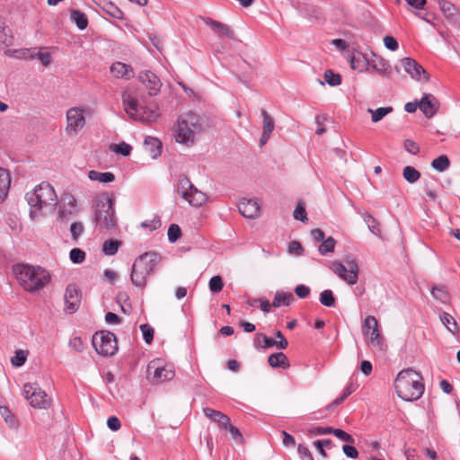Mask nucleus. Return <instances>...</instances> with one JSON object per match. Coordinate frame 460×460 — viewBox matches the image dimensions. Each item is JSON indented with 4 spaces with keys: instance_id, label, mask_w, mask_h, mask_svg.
I'll return each instance as SVG.
<instances>
[{
    "instance_id": "nucleus-6",
    "label": "nucleus",
    "mask_w": 460,
    "mask_h": 460,
    "mask_svg": "<svg viewBox=\"0 0 460 460\" xmlns=\"http://www.w3.org/2000/svg\"><path fill=\"white\" fill-rule=\"evenodd\" d=\"M158 255L155 252H145L134 261L130 273V279L134 286L144 289L147 284V278L155 271Z\"/></svg>"
},
{
    "instance_id": "nucleus-23",
    "label": "nucleus",
    "mask_w": 460,
    "mask_h": 460,
    "mask_svg": "<svg viewBox=\"0 0 460 460\" xmlns=\"http://www.w3.org/2000/svg\"><path fill=\"white\" fill-rule=\"evenodd\" d=\"M111 74L117 79L130 80L135 76V71L130 65L117 61L110 66Z\"/></svg>"
},
{
    "instance_id": "nucleus-37",
    "label": "nucleus",
    "mask_w": 460,
    "mask_h": 460,
    "mask_svg": "<svg viewBox=\"0 0 460 460\" xmlns=\"http://www.w3.org/2000/svg\"><path fill=\"white\" fill-rule=\"evenodd\" d=\"M261 114L263 119L262 132L271 135L272 131L275 128V124H274L273 119L264 109L261 110Z\"/></svg>"
},
{
    "instance_id": "nucleus-25",
    "label": "nucleus",
    "mask_w": 460,
    "mask_h": 460,
    "mask_svg": "<svg viewBox=\"0 0 460 460\" xmlns=\"http://www.w3.org/2000/svg\"><path fill=\"white\" fill-rule=\"evenodd\" d=\"M372 70L376 71L381 75L389 76L392 73V67L387 60L376 55H373V58L368 61Z\"/></svg>"
},
{
    "instance_id": "nucleus-7",
    "label": "nucleus",
    "mask_w": 460,
    "mask_h": 460,
    "mask_svg": "<svg viewBox=\"0 0 460 460\" xmlns=\"http://www.w3.org/2000/svg\"><path fill=\"white\" fill-rule=\"evenodd\" d=\"M122 103L126 113L135 120L151 122L158 117L156 111H151L148 116H145L144 108L138 105L136 97L128 92L122 93Z\"/></svg>"
},
{
    "instance_id": "nucleus-47",
    "label": "nucleus",
    "mask_w": 460,
    "mask_h": 460,
    "mask_svg": "<svg viewBox=\"0 0 460 460\" xmlns=\"http://www.w3.org/2000/svg\"><path fill=\"white\" fill-rule=\"evenodd\" d=\"M208 286L211 292H220L224 287L222 278L218 275L212 277L209 280Z\"/></svg>"
},
{
    "instance_id": "nucleus-30",
    "label": "nucleus",
    "mask_w": 460,
    "mask_h": 460,
    "mask_svg": "<svg viewBox=\"0 0 460 460\" xmlns=\"http://www.w3.org/2000/svg\"><path fill=\"white\" fill-rule=\"evenodd\" d=\"M439 318L443 325L452 333L459 332V328L456 319L448 313L443 312L439 314Z\"/></svg>"
},
{
    "instance_id": "nucleus-9",
    "label": "nucleus",
    "mask_w": 460,
    "mask_h": 460,
    "mask_svg": "<svg viewBox=\"0 0 460 460\" xmlns=\"http://www.w3.org/2000/svg\"><path fill=\"white\" fill-rule=\"evenodd\" d=\"M93 346L102 356H112L117 350V340L111 332L102 331L93 336Z\"/></svg>"
},
{
    "instance_id": "nucleus-52",
    "label": "nucleus",
    "mask_w": 460,
    "mask_h": 460,
    "mask_svg": "<svg viewBox=\"0 0 460 460\" xmlns=\"http://www.w3.org/2000/svg\"><path fill=\"white\" fill-rule=\"evenodd\" d=\"M332 433L338 438L341 439L342 441H345V442H349V443H354V438H352L351 435H349V433L345 432L344 430L342 429H333L332 428Z\"/></svg>"
},
{
    "instance_id": "nucleus-54",
    "label": "nucleus",
    "mask_w": 460,
    "mask_h": 460,
    "mask_svg": "<svg viewBox=\"0 0 460 460\" xmlns=\"http://www.w3.org/2000/svg\"><path fill=\"white\" fill-rule=\"evenodd\" d=\"M294 217L296 220L305 222L307 220L305 208L301 204H297L294 210Z\"/></svg>"
},
{
    "instance_id": "nucleus-32",
    "label": "nucleus",
    "mask_w": 460,
    "mask_h": 460,
    "mask_svg": "<svg viewBox=\"0 0 460 460\" xmlns=\"http://www.w3.org/2000/svg\"><path fill=\"white\" fill-rule=\"evenodd\" d=\"M294 299V296L290 292H277L272 302V306L279 307L282 305H289Z\"/></svg>"
},
{
    "instance_id": "nucleus-21",
    "label": "nucleus",
    "mask_w": 460,
    "mask_h": 460,
    "mask_svg": "<svg viewBox=\"0 0 460 460\" xmlns=\"http://www.w3.org/2000/svg\"><path fill=\"white\" fill-rule=\"evenodd\" d=\"M202 20L219 39L228 38L234 40V32L228 25L209 17L203 18Z\"/></svg>"
},
{
    "instance_id": "nucleus-55",
    "label": "nucleus",
    "mask_w": 460,
    "mask_h": 460,
    "mask_svg": "<svg viewBox=\"0 0 460 460\" xmlns=\"http://www.w3.org/2000/svg\"><path fill=\"white\" fill-rule=\"evenodd\" d=\"M141 226L144 228H147L150 231H154L161 226V220L158 217H154V219L150 221H145L141 223Z\"/></svg>"
},
{
    "instance_id": "nucleus-36",
    "label": "nucleus",
    "mask_w": 460,
    "mask_h": 460,
    "mask_svg": "<svg viewBox=\"0 0 460 460\" xmlns=\"http://www.w3.org/2000/svg\"><path fill=\"white\" fill-rule=\"evenodd\" d=\"M431 295L432 296L442 302V303H447L449 301V294L447 290L446 287L444 286H436L433 287L431 289Z\"/></svg>"
},
{
    "instance_id": "nucleus-35",
    "label": "nucleus",
    "mask_w": 460,
    "mask_h": 460,
    "mask_svg": "<svg viewBox=\"0 0 460 460\" xmlns=\"http://www.w3.org/2000/svg\"><path fill=\"white\" fill-rule=\"evenodd\" d=\"M393 111V108L389 107H380L376 110L367 109V112L371 114V119L373 122H377L381 120L385 116L388 115Z\"/></svg>"
},
{
    "instance_id": "nucleus-20",
    "label": "nucleus",
    "mask_w": 460,
    "mask_h": 460,
    "mask_svg": "<svg viewBox=\"0 0 460 460\" xmlns=\"http://www.w3.org/2000/svg\"><path fill=\"white\" fill-rule=\"evenodd\" d=\"M419 108L428 119L432 118L439 109V102L430 94L425 93L419 102Z\"/></svg>"
},
{
    "instance_id": "nucleus-16",
    "label": "nucleus",
    "mask_w": 460,
    "mask_h": 460,
    "mask_svg": "<svg viewBox=\"0 0 460 460\" xmlns=\"http://www.w3.org/2000/svg\"><path fill=\"white\" fill-rule=\"evenodd\" d=\"M276 337L278 340H273L263 333L258 332L254 336V346L256 348L263 349L273 346L279 349H287L288 342L280 331L277 332Z\"/></svg>"
},
{
    "instance_id": "nucleus-53",
    "label": "nucleus",
    "mask_w": 460,
    "mask_h": 460,
    "mask_svg": "<svg viewBox=\"0 0 460 460\" xmlns=\"http://www.w3.org/2000/svg\"><path fill=\"white\" fill-rule=\"evenodd\" d=\"M70 232H71L72 238L74 240H76L82 234V233L84 232V226H83V224L80 223V222H74L70 226Z\"/></svg>"
},
{
    "instance_id": "nucleus-50",
    "label": "nucleus",
    "mask_w": 460,
    "mask_h": 460,
    "mask_svg": "<svg viewBox=\"0 0 460 460\" xmlns=\"http://www.w3.org/2000/svg\"><path fill=\"white\" fill-rule=\"evenodd\" d=\"M140 330L143 333V338L146 343L150 344L154 339V329L147 323L140 325Z\"/></svg>"
},
{
    "instance_id": "nucleus-27",
    "label": "nucleus",
    "mask_w": 460,
    "mask_h": 460,
    "mask_svg": "<svg viewBox=\"0 0 460 460\" xmlns=\"http://www.w3.org/2000/svg\"><path fill=\"white\" fill-rule=\"evenodd\" d=\"M10 185L11 176L9 172L4 168L0 167V204L6 199Z\"/></svg>"
},
{
    "instance_id": "nucleus-45",
    "label": "nucleus",
    "mask_w": 460,
    "mask_h": 460,
    "mask_svg": "<svg viewBox=\"0 0 460 460\" xmlns=\"http://www.w3.org/2000/svg\"><path fill=\"white\" fill-rule=\"evenodd\" d=\"M324 80L331 86H337L341 83V75L333 73L332 70L325 71Z\"/></svg>"
},
{
    "instance_id": "nucleus-33",
    "label": "nucleus",
    "mask_w": 460,
    "mask_h": 460,
    "mask_svg": "<svg viewBox=\"0 0 460 460\" xmlns=\"http://www.w3.org/2000/svg\"><path fill=\"white\" fill-rule=\"evenodd\" d=\"M70 19L79 30H84L88 26L87 16L78 10L70 11Z\"/></svg>"
},
{
    "instance_id": "nucleus-26",
    "label": "nucleus",
    "mask_w": 460,
    "mask_h": 460,
    "mask_svg": "<svg viewBox=\"0 0 460 460\" xmlns=\"http://www.w3.org/2000/svg\"><path fill=\"white\" fill-rule=\"evenodd\" d=\"M145 152L153 159H156L162 153V142L154 137H146L144 141Z\"/></svg>"
},
{
    "instance_id": "nucleus-10",
    "label": "nucleus",
    "mask_w": 460,
    "mask_h": 460,
    "mask_svg": "<svg viewBox=\"0 0 460 460\" xmlns=\"http://www.w3.org/2000/svg\"><path fill=\"white\" fill-rule=\"evenodd\" d=\"M346 265L340 261H333L331 270L349 285L353 286L358 282L359 268L356 260H347Z\"/></svg>"
},
{
    "instance_id": "nucleus-58",
    "label": "nucleus",
    "mask_w": 460,
    "mask_h": 460,
    "mask_svg": "<svg viewBox=\"0 0 460 460\" xmlns=\"http://www.w3.org/2000/svg\"><path fill=\"white\" fill-rule=\"evenodd\" d=\"M384 44L388 49L392 51H395L399 48L397 40L393 36H385L384 38Z\"/></svg>"
},
{
    "instance_id": "nucleus-51",
    "label": "nucleus",
    "mask_w": 460,
    "mask_h": 460,
    "mask_svg": "<svg viewBox=\"0 0 460 460\" xmlns=\"http://www.w3.org/2000/svg\"><path fill=\"white\" fill-rule=\"evenodd\" d=\"M181 229L178 225L172 224L168 228V239L171 243L176 242L181 236Z\"/></svg>"
},
{
    "instance_id": "nucleus-62",
    "label": "nucleus",
    "mask_w": 460,
    "mask_h": 460,
    "mask_svg": "<svg viewBox=\"0 0 460 460\" xmlns=\"http://www.w3.org/2000/svg\"><path fill=\"white\" fill-rule=\"evenodd\" d=\"M281 434L283 436V441H282L283 446L286 447H295V446H296L295 438L292 435L286 432L285 430H283Z\"/></svg>"
},
{
    "instance_id": "nucleus-29",
    "label": "nucleus",
    "mask_w": 460,
    "mask_h": 460,
    "mask_svg": "<svg viewBox=\"0 0 460 460\" xmlns=\"http://www.w3.org/2000/svg\"><path fill=\"white\" fill-rule=\"evenodd\" d=\"M268 363L273 368L280 367L286 369L290 366L288 357L283 352L271 354L268 358Z\"/></svg>"
},
{
    "instance_id": "nucleus-43",
    "label": "nucleus",
    "mask_w": 460,
    "mask_h": 460,
    "mask_svg": "<svg viewBox=\"0 0 460 460\" xmlns=\"http://www.w3.org/2000/svg\"><path fill=\"white\" fill-rule=\"evenodd\" d=\"M119 244L120 242L116 240L106 241L102 245V252L106 255H114L118 252Z\"/></svg>"
},
{
    "instance_id": "nucleus-28",
    "label": "nucleus",
    "mask_w": 460,
    "mask_h": 460,
    "mask_svg": "<svg viewBox=\"0 0 460 460\" xmlns=\"http://www.w3.org/2000/svg\"><path fill=\"white\" fill-rule=\"evenodd\" d=\"M203 412L206 417L209 418L212 421L217 422L222 428H225L229 424L230 418L219 411L211 408H204Z\"/></svg>"
},
{
    "instance_id": "nucleus-14",
    "label": "nucleus",
    "mask_w": 460,
    "mask_h": 460,
    "mask_svg": "<svg viewBox=\"0 0 460 460\" xmlns=\"http://www.w3.org/2000/svg\"><path fill=\"white\" fill-rule=\"evenodd\" d=\"M154 371L153 379L157 383L172 380L174 376V370L172 366L163 365L161 359L155 358L149 362L147 366V372L150 375Z\"/></svg>"
},
{
    "instance_id": "nucleus-24",
    "label": "nucleus",
    "mask_w": 460,
    "mask_h": 460,
    "mask_svg": "<svg viewBox=\"0 0 460 460\" xmlns=\"http://www.w3.org/2000/svg\"><path fill=\"white\" fill-rule=\"evenodd\" d=\"M438 7L445 17L454 24H460V12L455 4L447 0H438Z\"/></svg>"
},
{
    "instance_id": "nucleus-19",
    "label": "nucleus",
    "mask_w": 460,
    "mask_h": 460,
    "mask_svg": "<svg viewBox=\"0 0 460 460\" xmlns=\"http://www.w3.org/2000/svg\"><path fill=\"white\" fill-rule=\"evenodd\" d=\"M138 79L146 87L150 96L158 94L162 83L155 74L149 70L142 71L138 75Z\"/></svg>"
},
{
    "instance_id": "nucleus-41",
    "label": "nucleus",
    "mask_w": 460,
    "mask_h": 460,
    "mask_svg": "<svg viewBox=\"0 0 460 460\" xmlns=\"http://www.w3.org/2000/svg\"><path fill=\"white\" fill-rule=\"evenodd\" d=\"M320 303L327 307H332L335 305V297L333 293L330 289H325L320 294Z\"/></svg>"
},
{
    "instance_id": "nucleus-56",
    "label": "nucleus",
    "mask_w": 460,
    "mask_h": 460,
    "mask_svg": "<svg viewBox=\"0 0 460 460\" xmlns=\"http://www.w3.org/2000/svg\"><path fill=\"white\" fill-rule=\"evenodd\" d=\"M404 148L411 155H417L420 152L418 144L411 139H406L404 141Z\"/></svg>"
},
{
    "instance_id": "nucleus-5",
    "label": "nucleus",
    "mask_w": 460,
    "mask_h": 460,
    "mask_svg": "<svg viewBox=\"0 0 460 460\" xmlns=\"http://www.w3.org/2000/svg\"><path fill=\"white\" fill-rule=\"evenodd\" d=\"M202 130L200 117L195 112L181 115L173 128L175 141L187 146L195 143L196 136Z\"/></svg>"
},
{
    "instance_id": "nucleus-44",
    "label": "nucleus",
    "mask_w": 460,
    "mask_h": 460,
    "mask_svg": "<svg viewBox=\"0 0 460 460\" xmlns=\"http://www.w3.org/2000/svg\"><path fill=\"white\" fill-rule=\"evenodd\" d=\"M336 241L332 237H328L324 239L318 250L322 255L326 254L327 252H333L335 247Z\"/></svg>"
},
{
    "instance_id": "nucleus-11",
    "label": "nucleus",
    "mask_w": 460,
    "mask_h": 460,
    "mask_svg": "<svg viewBox=\"0 0 460 460\" xmlns=\"http://www.w3.org/2000/svg\"><path fill=\"white\" fill-rule=\"evenodd\" d=\"M23 394L34 408L47 409L50 405L48 394L35 383L25 384Z\"/></svg>"
},
{
    "instance_id": "nucleus-38",
    "label": "nucleus",
    "mask_w": 460,
    "mask_h": 460,
    "mask_svg": "<svg viewBox=\"0 0 460 460\" xmlns=\"http://www.w3.org/2000/svg\"><path fill=\"white\" fill-rule=\"evenodd\" d=\"M449 158L445 155L438 156V158L434 159L431 163L432 168L439 172L446 171L449 167Z\"/></svg>"
},
{
    "instance_id": "nucleus-13",
    "label": "nucleus",
    "mask_w": 460,
    "mask_h": 460,
    "mask_svg": "<svg viewBox=\"0 0 460 460\" xmlns=\"http://www.w3.org/2000/svg\"><path fill=\"white\" fill-rule=\"evenodd\" d=\"M56 206H58V219L60 221L69 220L77 212L76 199L70 193H64Z\"/></svg>"
},
{
    "instance_id": "nucleus-46",
    "label": "nucleus",
    "mask_w": 460,
    "mask_h": 460,
    "mask_svg": "<svg viewBox=\"0 0 460 460\" xmlns=\"http://www.w3.org/2000/svg\"><path fill=\"white\" fill-rule=\"evenodd\" d=\"M224 429H227L233 439L239 444H243L244 442L243 437L240 430L234 425L231 424V421H229V424H227Z\"/></svg>"
},
{
    "instance_id": "nucleus-1",
    "label": "nucleus",
    "mask_w": 460,
    "mask_h": 460,
    "mask_svg": "<svg viewBox=\"0 0 460 460\" xmlns=\"http://www.w3.org/2000/svg\"><path fill=\"white\" fill-rule=\"evenodd\" d=\"M26 199L30 206V217L38 221L46 216L58 204V195L55 189L49 182L43 181L32 190L27 192Z\"/></svg>"
},
{
    "instance_id": "nucleus-3",
    "label": "nucleus",
    "mask_w": 460,
    "mask_h": 460,
    "mask_svg": "<svg viewBox=\"0 0 460 460\" xmlns=\"http://www.w3.org/2000/svg\"><path fill=\"white\" fill-rule=\"evenodd\" d=\"M421 380V376L413 369L402 370L394 381L397 395L407 402L418 400L424 392V385Z\"/></svg>"
},
{
    "instance_id": "nucleus-60",
    "label": "nucleus",
    "mask_w": 460,
    "mask_h": 460,
    "mask_svg": "<svg viewBox=\"0 0 460 460\" xmlns=\"http://www.w3.org/2000/svg\"><path fill=\"white\" fill-rule=\"evenodd\" d=\"M295 293L299 298H305L310 294V288L305 285L300 284L296 287Z\"/></svg>"
},
{
    "instance_id": "nucleus-61",
    "label": "nucleus",
    "mask_w": 460,
    "mask_h": 460,
    "mask_svg": "<svg viewBox=\"0 0 460 460\" xmlns=\"http://www.w3.org/2000/svg\"><path fill=\"white\" fill-rule=\"evenodd\" d=\"M69 346L75 351L81 352L84 349V344L81 338L75 337L69 341Z\"/></svg>"
},
{
    "instance_id": "nucleus-8",
    "label": "nucleus",
    "mask_w": 460,
    "mask_h": 460,
    "mask_svg": "<svg viewBox=\"0 0 460 460\" xmlns=\"http://www.w3.org/2000/svg\"><path fill=\"white\" fill-rule=\"evenodd\" d=\"M178 193L194 207L202 206L207 201V195L198 190L187 177L179 180Z\"/></svg>"
},
{
    "instance_id": "nucleus-64",
    "label": "nucleus",
    "mask_w": 460,
    "mask_h": 460,
    "mask_svg": "<svg viewBox=\"0 0 460 460\" xmlns=\"http://www.w3.org/2000/svg\"><path fill=\"white\" fill-rule=\"evenodd\" d=\"M303 252V247L301 243L297 241H292L288 244V252L299 255Z\"/></svg>"
},
{
    "instance_id": "nucleus-22",
    "label": "nucleus",
    "mask_w": 460,
    "mask_h": 460,
    "mask_svg": "<svg viewBox=\"0 0 460 460\" xmlns=\"http://www.w3.org/2000/svg\"><path fill=\"white\" fill-rule=\"evenodd\" d=\"M238 210L247 218L258 217L261 213L260 204L255 199H244L238 204Z\"/></svg>"
},
{
    "instance_id": "nucleus-63",
    "label": "nucleus",
    "mask_w": 460,
    "mask_h": 460,
    "mask_svg": "<svg viewBox=\"0 0 460 460\" xmlns=\"http://www.w3.org/2000/svg\"><path fill=\"white\" fill-rule=\"evenodd\" d=\"M343 453L349 458L356 459L358 456L357 448L350 445H344L342 447Z\"/></svg>"
},
{
    "instance_id": "nucleus-42",
    "label": "nucleus",
    "mask_w": 460,
    "mask_h": 460,
    "mask_svg": "<svg viewBox=\"0 0 460 460\" xmlns=\"http://www.w3.org/2000/svg\"><path fill=\"white\" fill-rule=\"evenodd\" d=\"M110 149L111 151L116 153V154H120L124 156H128L130 155V152L132 150V147L130 145L125 143V142H122V143H119V144H112L110 146Z\"/></svg>"
},
{
    "instance_id": "nucleus-2",
    "label": "nucleus",
    "mask_w": 460,
    "mask_h": 460,
    "mask_svg": "<svg viewBox=\"0 0 460 460\" xmlns=\"http://www.w3.org/2000/svg\"><path fill=\"white\" fill-rule=\"evenodd\" d=\"M13 272L19 285L29 293L41 290L51 279L49 272L44 268L25 263L13 265Z\"/></svg>"
},
{
    "instance_id": "nucleus-34",
    "label": "nucleus",
    "mask_w": 460,
    "mask_h": 460,
    "mask_svg": "<svg viewBox=\"0 0 460 460\" xmlns=\"http://www.w3.org/2000/svg\"><path fill=\"white\" fill-rule=\"evenodd\" d=\"M363 219L365 223L367 225L369 231L375 235L380 236L381 230L380 226L377 220L369 213L366 212L363 214Z\"/></svg>"
},
{
    "instance_id": "nucleus-59",
    "label": "nucleus",
    "mask_w": 460,
    "mask_h": 460,
    "mask_svg": "<svg viewBox=\"0 0 460 460\" xmlns=\"http://www.w3.org/2000/svg\"><path fill=\"white\" fill-rule=\"evenodd\" d=\"M297 451L300 457H302L304 460H314L313 456L307 447L299 444L297 447Z\"/></svg>"
},
{
    "instance_id": "nucleus-18",
    "label": "nucleus",
    "mask_w": 460,
    "mask_h": 460,
    "mask_svg": "<svg viewBox=\"0 0 460 460\" xmlns=\"http://www.w3.org/2000/svg\"><path fill=\"white\" fill-rule=\"evenodd\" d=\"M66 131L69 134H77L85 124L84 111L79 108L69 109L66 112Z\"/></svg>"
},
{
    "instance_id": "nucleus-31",
    "label": "nucleus",
    "mask_w": 460,
    "mask_h": 460,
    "mask_svg": "<svg viewBox=\"0 0 460 460\" xmlns=\"http://www.w3.org/2000/svg\"><path fill=\"white\" fill-rule=\"evenodd\" d=\"M88 177L91 181H96L102 183L112 182L115 180V175L112 172H101L94 170L88 172Z\"/></svg>"
},
{
    "instance_id": "nucleus-57",
    "label": "nucleus",
    "mask_w": 460,
    "mask_h": 460,
    "mask_svg": "<svg viewBox=\"0 0 460 460\" xmlns=\"http://www.w3.org/2000/svg\"><path fill=\"white\" fill-rule=\"evenodd\" d=\"M0 412L4 417L6 423H8L10 427H14L16 425V420L14 417L10 413L8 408L0 407Z\"/></svg>"
},
{
    "instance_id": "nucleus-4",
    "label": "nucleus",
    "mask_w": 460,
    "mask_h": 460,
    "mask_svg": "<svg viewBox=\"0 0 460 460\" xmlns=\"http://www.w3.org/2000/svg\"><path fill=\"white\" fill-rule=\"evenodd\" d=\"M115 198L109 193H102L94 200V220L96 227L107 232L117 229V217L114 209Z\"/></svg>"
},
{
    "instance_id": "nucleus-49",
    "label": "nucleus",
    "mask_w": 460,
    "mask_h": 460,
    "mask_svg": "<svg viewBox=\"0 0 460 460\" xmlns=\"http://www.w3.org/2000/svg\"><path fill=\"white\" fill-rule=\"evenodd\" d=\"M69 257L72 262L82 263L85 259V252L79 248H74L70 251Z\"/></svg>"
},
{
    "instance_id": "nucleus-40",
    "label": "nucleus",
    "mask_w": 460,
    "mask_h": 460,
    "mask_svg": "<svg viewBox=\"0 0 460 460\" xmlns=\"http://www.w3.org/2000/svg\"><path fill=\"white\" fill-rule=\"evenodd\" d=\"M103 10L106 12L107 14L110 16L118 19V20H123L124 19V13L123 12L114 4L112 3H107L105 4Z\"/></svg>"
},
{
    "instance_id": "nucleus-39",
    "label": "nucleus",
    "mask_w": 460,
    "mask_h": 460,
    "mask_svg": "<svg viewBox=\"0 0 460 460\" xmlns=\"http://www.w3.org/2000/svg\"><path fill=\"white\" fill-rule=\"evenodd\" d=\"M403 178L410 183L416 182L420 178V173L412 166H406L402 171Z\"/></svg>"
},
{
    "instance_id": "nucleus-17",
    "label": "nucleus",
    "mask_w": 460,
    "mask_h": 460,
    "mask_svg": "<svg viewBox=\"0 0 460 460\" xmlns=\"http://www.w3.org/2000/svg\"><path fill=\"white\" fill-rule=\"evenodd\" d=\"M65 312L72 314L75 313L81 305V295L78 287L75 284H69L64 294Z\"/></svg>"
},
{
    "instance_id": "nucleus-48",
    "label": "nucleus",
    "mask_w": 460,
    "mask_h": 460,
    "mask_svg": "<svg viewBox=\"0 0 460 460\" xmlns=\"http://www.w3.org/2000/svg\"><path fill=\"white\" fill-rule=\"evenodd\" d=\"M27 359V352L24 350H17L15 355L11 358V363L14 367H22Z\"/></svg>"
},
{
    "instance_id": "nucleus-12",
    "label": "nucleus",
    "mask_w": 460,
    "mask_h": 460,
    "mask_svg": "<svg viewBox=\"0 0 460 460\" xmlns=\"http://www.w3.org/2000/svg\"><path fill=\"white\" fill-rule=\"evenodd\" d=\"M363 334L369 337L367 344L371 347L381 348L383 344V337L378 330V323L375 316L368 315L363 323Z\"/></svg>"
},
{
    "instance_id": "nucleus-15",
    "label": "nucleus",
    "mask_w": 460,
    "mask_h": 460,
    "mask_svg": "<svg viewBox=\"0 0 460 460\" xmlns=\"http://www.w3.org/2000/svg\"><path fill=\"white\" fill-rule=\"evenodd\" d=\"M401 64L404 69V71L414 80L417 81H424L429 82V75L423 68V66L419 64L415 59L411 58H403L401 59Z\"/></svg>"
}]
</instances>
